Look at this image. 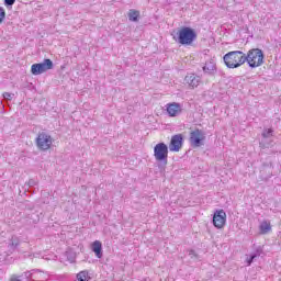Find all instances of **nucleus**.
Wrapping results in <instances>:
<instances>
[{"instance_id":"1","label":"nucleus","mask_w":281,"mask_h":281,"mask_svg":"<svg viewBox=\"0 0 281 281\" xmlns=\"http://www.w3.org/2000/svg\"><path fill=\"white\" fill-rule=\"evenodd\" d=\"M196 31L190 26H182L175 35L173 41L179 45L188 47L196 41Z\"/></svg>"},{"instance_id":"2","label":"nucleus","mask_w":281,"mask_h":281,"mask_svg":"<svg viewBox=\"0 0 281 281\" xmlns=\"http://www.w3.org/2000/svg\"><path fill=\"white\" fill-rule=\"evenodd\" d=\"M224 63L228 69H238L247 63V58H245L243 50H233L224 55Z\"/></svg>"},{"instance_id":"3","label":"nucleus","mask_w":281,"mask_h":281,"mask_svg":"<svg viewBox=\"0 0 281 281\" xmlns=\"http://www.w3.org/2000/svg\"><path fill=\"white\" fill-rule=\"evenodd\" d=\"M244 58H246V63L251 69L265 65V53L260 48H251L247 55L244 54Z\"/></svg>"},{"instance_id":"4","label":"nucleus","mask_w":281,"mask_h":281,"mask_svg":"<svg viewBox=\"0 0 281 281\" xmlns=\"http://www.w3.org/2000/svg\"><path fill=\"white\" fill-rule=\"evenodd\" d=\"M154 157L159 164L168 165V145L166 143H158L154 147Z\"/></svg>"},{"instance_id":"5","label":"nucleus","mask_w":281,"mask_h":281,"mask_svg":"<svg viewBox=\"0 0 281 281\" xmlns=\"http://www.w3.org/2000/svg\"><path fill=\"white\" fill-rule=\"evenodd\" d=\"M49 69H54V61H52L49 58H46L43 60V63L33 64L31 66V74L33 76H41V74L49 71Z\"/></svg>"},{"instance_id":"6","label":"nucleus","mask_w":281,"mask_h":281,"mask_svg":"<svg viewBox=\"0 0 281 281\" xmlns=\"http://www.w3.org/2000/svg\"><path fill=\"white\" fill-rule=\"evenodd\" d=\"M189 142L193 148H201V146H205V132L200 128H195L190 133Z\"/></svg>"},{"instance_id":"7","label":"nucleus","mask_w":281,"mask_h":281,"mask_svg":"<svg viewBox=\"0 0 281 281\" xmlns=\"http://www.w3.org/2000/svg\"><path fill=\"white\" fill-rule=\"evenodd\" d=\"M35 144L38 150H49L53 144L52 135L45 132H40L35 139Z\"/></svg>"},{"instance_id":"8","label":"nucleus","mask_w":281,"mask_h":281,"mask_svg":"<svg viewBox=\"0 0 281 281\" xmlns=\"http://www.w3.org/2000/svg\"><path fill=\"white\" fill-rule=\"evenodd\" d=\"M227 223V213L224 210L215 211L213 214V225L217 229H223Z\"/></svg>"},{"instance_id":"9","label":"nucleus","mask_w":281,"mask_h":281,"mask_svg":"<svg viewBox=\"0 0 281 281\" xmlns=\"http://www.w3.org/2000/svg\"><path fill=\"white\" fill-rule=\"evenodd\" d=\"M181 148H183V135L176 134L171 137V140L169 143V150L171 153H179Z\"/></svg>"},{"instance_id":"10","label":"nucleus","mask_w":281,"mask_h":281,"mask_svg":"<svg viewBox=\"0 0 281 281\" xmlns=\"http://www.w3.org/2000/svg\"><path fill=\"white\" fill-rule=\"evenodd\" d=\"M261 136H262V139L259 143L260 148H269V146L273 144V140L271 139V137H273V130L272 128L263 130Z\"/></svg>"},{"instance_id":"11","label":"nucleus","mask_w":281,"mask_h":281,"mask_svg":"<svg viewBox=\"0 0 281 281\" xmlns=\"http://www.w3.org/2000/svg\"><path fill=\"white\" fill-rule=\"evenodd\" d=\"M183 109L181 108L180 103L172 102L167 104V113L169 117H177V115H181Z\"/></svg>"},{"instance_id":"12","label":"nucleus","mask_w":281,"mask_h":281,"mask_svg":"<svg viewBox=\"0 0 281 281\" xmlns=\"http://www.w3.org/2000/svg\"><path fill=\"white\" fill-rule=\"evenodd\" d=\"M184 82H187V85H189V87L194 89V87H196L199 85V82H201V78L196 77V75H194V74L187 75L184 78Z\"/></svg>"},{"instance_id":"13","label":"nucleus","mask_w":281,"mask_h":281,"mask_svg":"<svg viewBox=\"0 0 281 281\" xmlns=\"http://www.w3.org/2000/svg\"><path fill=\"white\" fill-rule=\"evenodd\" d=\"M203 71L209 76H214L216 74V64L214 60L206 61L203 66Z\"/></svg>"},{"instance_id":"14","label":"nucleus","mask_w":281,"mask_h":281,"mask_svg":"<svg viewBox=\"0 0 281 281\" xmlns=\"http://www.w3.org/2000/svg\"><path fill=\"white\" fill-rule=\"evenodd\" d=\"M92 251L97 256V258H102V241L95 240L92 243Z\"/></svg>"},{"instance_id":"15","label":"nucleus","mask_w":281,"mask_h":281,"mask_svg":"<svg viewBox=\"0 0 281 281\" xmlns=\"http://www.w3.org/2000/svg\"><path fill=\"white\" fill-rule=\"evenodd\" d=\"M259 256H262V248H257L255 252L250 254L249 258L246 260L247 266L251 267L254 259L259 258Z\"/></svg>"},{"instance_id":"16","label":"nucleus","mask_w":281,"mask_h":281,"mask_svg":"<svg viewBox=\"0 0 281 281\" xmlns=\"http://www.w3.org/2000/svg\"><path fill=\"white\" fill-rule=\"evenodd\" d=\"M260 234H269L271 232V223L268 221L261 222L259 225Z\"/></svg>"},{"instance_id":"17","label":"nucleus","mask_w":281,"mask_h":281,"mask_svg":"<svg viewBox=\"0 0 281 281\" xmlns=\"http://www.w3.org/2000/svg\"><path fill=\"white\" fill-rule=\"evenodd\" d=\"M128 19H130V21L137 23V21H139V11H137L135 9H131L128 12Z\"/></svg>"},{"instance_id":"18","label":"nucleus","mask_w":281,"mask_h":281,"mask_svg":"<svg viewBox=\"0 0 281 281\" xmlns=\"http://www.w3.org/2000/svg\"><path fill=\"white\" fill-rule=\"evenodd\" d=\"M88 278H89V272L87 270H83L77 273L78 281H88Z\"/></svg>"},{"instance_id":"19","label":"nucleus","mask_w":281,"mask_h":281,"mask_svg":"<svg viewBox=\"0 0 281 281\" xmlns=\"http://www.w3.org/2000/svg\"><path fill=\"white\" fill-rule=\"evenodd\" d=\"M38 182H36V180L34 179H30L25 184L24 188H34V186H37Z\"/></svg>"},{"instance_id":"20","label":"nucleus","mask_w":281,"mask_h":281,"mask_svg":"<svg viewBox=\"0 0 281 281\" xmlns=\"http://www.w3.org/2000/svg\"><path fill=\"white\" fill-rule=\"evenodd\" d=\"M5 20V9L3 7H0V23H3Z\"/></svg>"},{"instance_id":"21","label":"nucleus","mask_w":281,"mask_h":281,"mask_svg":"<svg viewBox=\"0 0 281 281\" xmlns=\"http://www.w3.org/2000/svg\"><path fill=\"white\" fill-rule=\"evenodd\" d=\"M2 98H4V100H12V98H14V93H10V92H3Z\"/></svg>"},{"instance_id":"22","label":"nucleus","mask_w":281,"mask_h":281,"mask_svg":"<svg viewBox=\"0 0 281 281\" xmlns=\"http://www.w3.org/2000/svg\"><path fill=\"white\" fill-rule=\"evenodd\" d=\"M16 3V0H4L5 8H12V5Z\"/></svg>"},{"instance_id":"23","label":"nucleus","mask_w":281,"mask_h":281,"mask_svg":"<svg viewBox=\"0 0 281 281\" xmlns=\"http://www.w3.org/2000/svg\"><path fill=\"white\" fill-rule=\"evenodd\" d=\"M189 256L191 257V258H199V255L196 254V251H194V250H190L189 251Z\"/></svg>"},{"instance_id":"24","label":"nucleus","mask_w":281,"mask_h":281,"mask_svg":"<svg viewBox=\"0 0 281 281\" xmlns=\"http://www.w3.org/2000/svg\"><path fill=\"white\" fill-rule=\"evenodd\" d=\"M10 246L12 247V249H16V247H19V243L12 241Z\"/></svg>"}]
</instances>
